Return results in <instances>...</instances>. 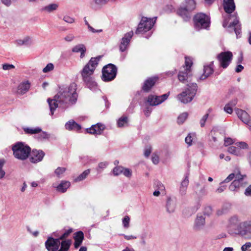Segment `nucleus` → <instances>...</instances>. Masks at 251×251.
Wrapping results in <instances>:
<instances>
[{
	"instance_id": "obj_1",
	"label": "nucleus",
	"mask_w": 251,
	"mask_h": 251,
	"mask_svg": "<svg viewBox=\"0 0 251 251\" xmlns=\"http://www.w3.org/2000/svg\"><path fill=\"white\" fill-rule=\"evenodd\" d=\"M77 85L72 83L69 86L63 85L53 99H48L47 101L50 109V115H53L57 107L66 109L77 101L78 95L76 92Z\"/></svg>"
},
{
	"instance_id": "obj_2",
	"label": "nucleus",
	"mask_w": 251,
	"mask_h": 251,
	"mask_svg": "<svg viewBox=\"0 0 251 251\" xmlns=\"http://www.w3.org/2000/svg\"><path fill=\"white\" fill-rule=\"evenodd\" d=\"M101 58V56L92 57L80 71L82 81L85 86L93 91L98 89V85L93 75Z\"/></svg>"
},
{
	"instance_id": "obj_3",
	"label": "nucleus",
	"mask_w": 251,
	"mask_h": 251,
	"mask_svg": "<svg viewBox=\"0 0 251 251\" xmlns=\"http://www.w3.org/2000/svg\"><path fill=\"white\" fill-rule=\"evenodd\" d=\"M228 14L227 17L224 19L223 26L225 28L227 27L226 30L229 33H233L234 31L237 38H240L241 36V24L239 22L237 14Z\"/></svg>"
},
{
	"instance_id": "obj_4",
	"label": "nucleus",
	"mask_w": 251,
	"mask_h": 251,
	"mask_svg": "<svg viewBox=\"0 0 251 251\" xmlns=\"http://www.w3.org/2000/svg\"><path fill=\"white\" fill-rule=\"evenodd\" d=\"M11 150L14 156L21 160L26 159L31 152L29 146L22 142H17L12 145Z\"/></svg>"
},
{
	"instance_id": "obj_5",
	"label": "nucleus",
	"mask_w": 251,
	"mask_h": 251,
	"mask_svg": "<svg viewBox=\"0 0 251 251\" xmlns=\"http://www.w3.org/2000/svg\"><path fill=\"white\" fill-rule=\"evenodd\" d=\"M196 2L195 0H185L177 10V14L184 21H189L191 18L192 12L195 9Z\"/></svg>"
},
{
	"instance_id": "obj_6",
	"label": "nucleus",
	"mask_w": 251,
	"mask_h": 251,
	"mask_svg": "<svg viewBox=\"0 0 251 251\" xmlns=\"http://www.w3.org/2000/svg\"><path fill=\"white\" fill-rule=\"evenodd\" d=\"M198 85L196 83L187 84L186 90L177 95L178 99L183 103H188L191 102L197 92Z\"/></svg>"
},
{
	"instance_id": "obj_7",
	"label": "nucleus",
	"mask_w": 251,
	"mask_h": 251,
	"mask_svg": "<svg viewBox=\"0 0 251 251\" xmlns=\"http://www.w3.org/2000/svg\"><path fill=\"white\" fill-rule=\"evenodd\" d=\"M234 234L246 239H251V219L239 223L238 226L234 229Z\"/></svg>"
},
{
	"instance_id": "obj_8",
	"label": "nucleus",
	"mask_w": 251,
	"mask_h": 251,
	"mask_svg": "<svg viewBox=\"0 0 251 251\" xmlns=\"http://www.w3.org/2000/svg\"><path fill=\"white\" fill-rule=\"evenodd\" d=\"M156 17L152 18L142 17L135 33L136 34H144L148 31H150L156 23Z\"/></svg>"
},
{
	"instance_id": "obj_9",
	"label": "nucleus",
	"mask_w": 251,
	"mask_h": 251,
	"mask_svg": "<svg viewBox=\"0 0 251 251\" xmlns=\"http://www.w3.org/2000/svg\"><path fill=\"white\" fill-rule=\"evenodd\" d=\"M193 21L195 28L197 30L202 29H207L210 26V18L204 13H197L194 16Z\"/></svg>"
},
{
	"instance_id": "obj_10",
	"label": "nucleus",
	"mask_w": 251,
	"mask_h": 251,
	"mask_svg": "<svg viewBox=\"0 0 251 251\" xmlns=\"http://www.w3.org/2000/svg\"><path fill=\"white\" fill-rule=\"evenodd\" d=\"M117 67L113 64L109 63L104 66L102 69L101 79L104 82L114 80L117 74Z\"/></svg>"
},
{
	"instance_id": "obj_11",
	"label": "nucleus",
	"mask_w": 251,
	"mask_h": 251,
	"mask_svg": "<svg viewBox=\"0 0 251 251\" xmlns=\"http://www.w3.org/2000/svg\"><path fill=\"white\" fill-rule=\"evenodd\" d=\"M193 62L190 58L185 57V66H184V71H179L178 74V79L179 80L185 83L189 81V78L192 75L191 67Z\"/></svg>"
},
{
	"instance_id": "obj_12",
	"label": "nucleus",
	"mask_w": 251,
	"mask_h": 251,
	"mask_svg": "<svg viewBox=\"0 0 251 251\" xmlns=\"http://www.w3.org/2000/svg\"><path fill=\"white\" fill-rule=\"evenodd\" d=\"M233 58L232 53L230 51H222L217 55L220 67L226 69L229 65Z\"/></svg>"
},
{
	"instance_id": "obj_13",
	"label": "nucleus",
	"mask_w": 251,
	"mask_h": 251,
	"mask_svg": "<svg viewBox=\"0 0 251 251\" xmlns=\"http://www.w3.org/2000/svg\"><path fill=\"white\" fill-rule=\"evenodd\" d=\"M169 95L170 92L159 96L151 94L147 97L146 102L148 103L150 106H156L166 100Z\"/></svg>"
},
{
	"instance_id": "obj_14",
	"label": "nucleus",
	"mask_w": 251,
	"mask_h": 251,
	"mask_svg": "<svg viewBox=\"0 0 251 251\" xmlns=\"http://www.w3.org/2000/svg\"><path fill=\"white\" fill-rule=\"evenodd\" d=\"M60 241L59 238H54L52 237H49L45 242L46 249L48 251H58Z\"/></svg>"
},
{
	"instance_id": "obj_15",
	"label": "nucleus",
	"mask_w": 251,
	"mask_h": 251,
	"mask_svg": "<svg viewBox=\"0 0 251 251\" xmlns=\"http://www.w3.org/2000/svg\"><path fill=\"white\" fill-rule=\"evenodd\" d=\"M133 35V31H130L125 34L121 39L119 45V50L121 52L125 51L128 48L131 39Z\"/></svg>"
},
{
	"instance_id": "obj_16",
	"label": "nucleus",
	"mask_w": 251,
	"mask_h": 251,
	"mask_svg": "<svg viewBox=\"0 0 251 251\" xmlns=\"http://www.w3.org/2000/svg\"><path fill=\"white\" fill-rule=\"evenodd\" d=\"M238 117L245 124L251 127V118L249 114L245 110L239 108L235 109Z\"/></svg>"
},
{
	"instance_id": "obj_17",
	"label": "nucleus",
	"mask_w": 251,
	"mask_h": 251,
	"mask_svg": "<svg viewBox=\"0 0 251 251\" xmlns=\"http://www.w3.org/2000/svg\"><path fill=\"white\" fill-rule=\"evenodd\" d=\"M157 80L158 77L156 76L150 77L146 79L142 86L143 91L146 93L149 92L155 85Z\"/></svg>"
},
{
	"instance_id": "obj_18",
	"label": "nucleus",
	"mask_w": 251,
	"mask_h": 251,
	"mask_svg": "<svg viewBox=\"0 0 251 251\" xmlns=\"http://www.w3.org/2000/svg\"><path fill=\"white\" fill-rule=\"evenodd\" d=\"M241 222L240 218L237 215H233L229 218L228 219V227L231 233L234 234V229Z\"/></svg>"
},
{
	"instance_id": "obj_19",
	"label": "nucleus",
	"mask_w": 251,
	"mask_h": 251,
	"mask_svg": "<svg viewBox=\"0 0 251 251\" xmlns=\"http://www.w3.org/2000/svg\"><path fill=\"white\" fill-rule=\"evenodd\" d=\"M105 128V126L103 124L98 123L92 125L90 127L86 128V131L87 133L91 134L100 135L102 133Z\"/></svg>"
},
{
	"instance_id": "obj_20",
	"label": "nucleus",
	"mask_w": 251,
	"mask_h": 251,
	"mask_svg": "<svg viewBox=\"0 0 251 251\" xmlns=\"http://www.w3.org/2000/svg\"><path fill=\"white\" fill-rule=\"evenodd\" d=\"M45 153L41 150H33L32 152V156L29 158L30 161L33 163H36L42 160Z\"/></svg>"
},
{
	"instance_id": "obj_21",
	"label": "nucleus",
	"mask_w": 251,
	"mask_h": 251,
	"mask_svg": "<svg viewBox=\"0 0 251 251\" xmlns=\"http://www.w3.org/2000/svg\"><path fill=\"white\" fill-rule=\"evenodd\" d=\"M223 8L227 14H231L236 8L234 0H223Z\"/></svg>"
},
{
	"instance_id": "obj_22",
	"label": "nucleus",
	"mask_w": 251,
	"mask_h": 251,
	"mask_svg": "<svg viewBox=\"0 0 251 251\" xmlns=\"http://www.w3.org/2000/svg\"><path fill=\"white\" fill-rule=\"evenodd\" d=\"M205 224V218L202 215H197V217L195 220L193 229L197 231H200L203 228Z\"/></svg>"
},
{
	"instance_id": "obj_23",
	"label": "nucleus",
	"mask_w": 251,
	"mask_h": 251,
	"mask_svg": "<svg viewBox=\"0 0 251 251\" xmlns=\"http://www.w3.org/2000/svg\"><path fill=\"white\" fill-rule=\"evenodd\" d=\"M73 237L75 240L74 247L75 249H77L81 245L84 240V233L80 230L77 231L74 233Z\"/></svg>"
},
{
	"instance_id": "obj_24",
	"label": "nucleus",
	"mask_w": 251,
	"mask_h": 251,
	"mask_svg": "<svg viewBox=\"0 0 251 251\" xmlns=\"http://www.w3.org/2000/svg\"><path fill=\"white\" fill-rule=\"evenodd\" d=\"M189 173L188 172L186 173L184 178L181 182L179 192L181 195H184L186 194L187 186L189 182Z\"/></svg>"
},
{
	"instance_id": "obj_25",
	"label": "nucleus",
	"mask_w": 251,
	"mask_h": 251,
	"mask_svg": "<svg viewBox=\"0 0 251 251\" xmlns=\"http://www.w3.org/2000/svg\"><path fill=\"white\" fill-rule=\"evenodd\" d=\"M65 128L68 130L79 131L81 129L80 125L77 124L74 120H70L65 124Z\"/></svg>"
},
{
	"instance_id": "obj_26",
	"label": "nucleus",
	"mask_w": 251,
	"mask_h": 251,
	"mask_svg": "<svg viewBox=\"0 0 251 251\" xmlns=\"http://www.w3.org/2000/svg\"><path fill=\"white\" fill-rule=\"evenodd\" d=\"M70 182L68 181H61V182L56 187L57 191L60 193H65L67 189L70 186Z\"/></svg>"
},
{
	"instance_id": "obj_27",
	"label": "nucleus",
	"mask_w": 251,
	"mask_h": 251,
	"mask_svg": "<svg viewBox=\"0 0 251 251\" xmlns=\"http://www.w3.org/2000/svg\"><path fill=\"white\" fill-rule=\"evenodd\" d=\"M29 87L30 84L28 81L21 83L18 86L17 93L20 95H23L28 91Z\"/></svg>"
},
{
	"instance_id": "obj_28",
	"label": "nucleus",
	"mask_w": 251,
	"mask_h": 251,
	"mask_svg": "<svg viewBox=\"0 0 251 251\" xmlns=\"http://www.w3.org/2000/svg\"><path fill=\"white\" fill-rule=\"evenodd\" d=\"M231 205L230 203H224L221 208L217 210V215L220 216L228 213L231 209Z\"/></svg>"
},
{
	"instance_id": "obj_29",
	"label": "nucleus",
	"mask_w": 251,
	"mask_h": 251,
	"mask_svg": "<svg viewBox=\"0 0 251 251\" xmlns=\"http://www.w3.org/2000/svg\"><path fill=\"white\" fill-rule=\"evenodd\" d=\"M107 0H93L91 2V7L94 10H98L101 8V7L106 4Z\"/></svg>"
},
{
	"instance_id": "obj_30",
	"label": "nucleus",
	"mask_w": 251,
	"mask_h": 251,
	"mask_svg": "<svg viewBox=\"0 0 251 251\" xmlns=\"http://www.w3.org/2000/svg\"><path fill=\"white\" fill-rule=\"evenodd\" d=\"M213 72H214V69L212 67H211L210 66H204L203 73L199 77V79H200V80L205 79L209 76H210L211 74H212Z\"/></svg>"
},
{
	"instance_id": "obj_31",
	"label": "nucleus",
	"mask_w": 251,
	"mask_h": 251,
	"mask_svg": "<svg viewBox=\"0 0 251 251\" xmlns=\"http://www.w3.org/2000/svg\"><path fill=\"white\" fill-rule=\"evenodd\" d=\"M60 242V248L58 251H68L72 244V240L71 239L61 240Z\"/></svg>"
},
{
	"instance_id": "obj_32",
	"label": "nucleus",
	"mask_w": 251,
	"mask_h": 251,
	"mask_svg": "<svg viewBox=\"0 0 251 251\" xmlns=\"http://www.w3.org/2000/svg\"><path fill=\"white\" fill-rule=\"evenodd\" d=\"M227 151L229 153L235 155L237 156H242L244 155L243 151L238 147L235 146H230L228 147Z\"/></svg>"
},
{
	"instance_id": "obj_33",
	"label": "nucleus",
	"mask_w": 251,
	"mask_h": 251,
	"mask_svg": "<svg viewBox=\"0 0 251 251\" xmlns=\"http://www.w3.org/2000/svg\"><path fill=\"white\" fill-rule=\"evenodd\" d=\"M175 201L173 200H172L171 198H168L166 202L167 211L170 213H172L175 211Z\"/></svg>"
},
{
	"instance_id": "obj_34",
	"label": "nucleus",
	"mask_w": 251,
	"mask_h": 251,
	"mask_svg": "<svg viewBox=\"0 0 251 251\" xmlns=\"http://www.w3.org/2000/svg\"><path fill=\"white\" fill-rule=\"evenodd\" d=\"M241 187H244L242 183L238 182L237 180H233L229 185L228 189L231 191L238 192Z\"/></svg>"
},
{
	"instance_id": "obj_35",
	"label": "nucleus",
	"mask_w": 251,
	"mask_h": 251,
	"mask_svg": "<svg viewBox=\"0 0 251 251\" xmlns=\"http://www.w3.org/2000/svg\"><path fill=\"white\" fill-rule=\"evenodd\" d=\"M24 132L27 134H35L40 133L42 131V128L40 127L35 128L24 127Z\"/></svg>"
},
{
	"instance_id": "obj_36",
	"label": "nucleus",
	"mask_w": 251,
	"mask_h": 251,
	"mask_svg": "<svg viewBox=\"0 0 251 251\" xmlns=\"http://www.w3.org/2000/svg\"><path fill=\"white\" fill-rule=\"evenodd\" d=\"M16 43L18 46L25 45L26 46H30L31 44V39L29 37H26L24 39H19L16 40Z\"/></svg>"
},
{
	"instance_id": "obj_37",
	"label": "nucleus",
	"mask_w": 251,
	"mask_h": 251,
	"mask_svg": "<svg viewBox=\"0 0 251 251\" xmlns=\"http://www.w3.org/2000/svg\"><path fill=\"white\" fill-rule=\"evenodd\" d=\"M58 7V4L56 3H51L42 8V10L46 11L50 13L57 9Z\"/></svg>"
},
{
	"instance_id": "obj_38",
	"label": "nucleus",
	"mask_w": 251,
	"mask_h": 251,
	"mask_svg": "<svg viewBox=\"0 0 251 251\" xmlns=\"http://www.w3.org/2000/svg\"><path fill=\"white\" fill-rule=\"evenodd\" d=\"M188 116L187 112H183L180 114L177 119V122L179 125H181L184 123Z\"/></svg>"
},
{
	"instance_id": "obj_39",
	"label": "nucleus",
	"mask_w": 251,
	"mask_h": 251,
	"mask_svg": "<svg viewBox=\"0 0 251 251\" xmlns=\"http://www.w3.org/2000/svg\"><path fill=\"white\" fill-rule=\"evenodd\" d=\"M35 137L39 141L47 139L50 138V134L46 131H41L39 134L35 136Z\"/></svg>"
},
{
	"instance_id": "obj_40",
	"label": "nucleus",
	"mask_w": 251,
	"mask_h": 251,
	"mask_svg": "<svg viewBox=\"0 0 251 251\" xmlns=\"http://www.w3.org/2000/svg\"><path fill=\"white\" fill-rule=\"evenodd\" d=\"M90 173V169L84 171L82 174L79 175L75 179L76 181H80L86 178Z\"/></svg>"
},
{
	"instance_id": "obj_41",
	"label": "nucleus",
	"mask_w": 251,
	"mask_h": 251,
	"mask_svg": "<svg viewBox=\"0 0 251 251\" xmlns=\"http://www.w3.org/2000/svg\"><path fill=\"white\" fill-rule=\"evenodd\" d=\"M127 117L126 116H123L118 119L117 121V126L119 127H123L125 125L127 124Z\"/></svg>"
},
{
	"instance_id": "obj_42",
	"label": "nucleus",
	"mask_w": 251,
	"mask_h": 251,
	"mask_svg": "<svg viewBox=\"0 0 251 251\" xmlns=\"http://www.w3.org/2000/svg\"><path fill=\"white\" fill-rule=\"evenodd\" d=\"M73 229L72 228L69 227V229L66 230L64 233L60 236L58 238L61 240H66V238H67L70 234L73 232Z\"/></svg>"
},
{
	"instance_id": "obj_43",
	"label": "nucleus",
	"mask_w": 251,
	"mask_h": 251,
	"mask_svg": "<svg viewBox=\"0 0 251 251\" xmlns=\"http://www.w3.org/2000/svg\"><path fill=\"white\" fill-rule=\"evenodd\" d=\"M85 48L84 45L80 44L76 45L72 49V51L74 52H79L81 51Z\"/></svg>"
},
{
	"instance_id": "obj_44",
	"label": "nucleus",
	"mask_w": 251,
	"mask_h": 251,
	"mask_svg": "<svg viewBox=\"0 0 251 251\" xmlns=\"http://www.w3.org/2000/svg\"><path fill=\"white\" fill-rule=\"evenodd\" d=\"M123 171V167L121 166H118L114 167L112 171L114 176H118L122 174Z\"/></svg>"
},
{
	"instance_id": "obj_45",
	"label": "nucleus",
	"mask_w": 251,
	"mask_h": 251,
	"mask_svg": "<svg viewBox=\"0 0 251 251\" xmlns=\"http://www.w3.org/2000/svg\"><path fill=\"white\" fill-rule=\"evenodd\" d=\"M245 175H242L241 174L240 172H239L237 174H235V178L234 180H237L238 182L242 183L243 184V179L244 177H245Z\"/></svg>"
},
{
	"instance_id": "obj_46",
	"label": "nucleus",
	"mask_w": 251,
	"mask_h": 251,
	"mask_svg": "<svg viewBox=\"0 0 251 251\" xmlns=\"http://www.w3.org/2000/svg\"><path fill=\"white\" fill-rule=\"evenodd\" d=\"M4 163L5 161L3 159H0V179L2 178L5 175V172L2 170Z\"/></svg>"
},
{
	"instance_id": "obj_47",
	"label": "nucleus",
	"mask_w": 251,
	"mask_h": 251,
	"mask_svg": "<svg viewBox=\"0 0 251 251\" xmlns=\"http://www.w3.org/2000/svg\"><path fill=\"white\" fill-rule=\"evenodd\" d=\"M130 218L128 216H126L123 219L122 222L125 228H127L129 226Z\"/></svg>"
},
{
	"instance_id": "obj_48",
	"label": "nucleus",
	"mask_w": 251,
	"mask_h": 251,
	"mask_svg": "<svg viewBox=\"0 0 251 251\" xmlns=\"http://www.w3.org/2000/svg\"><path fill=\"white\" fill-rule=\"evenodd\" d=\"M200 184L199 183H197L195 187L196 192L198 196L200 197H202L206 194L205 190L204 187H202L201 189L199 192L197 191V189L199 187Z\"/></svg>"
},
{
	"instance_id": "obj_49",
	"label": "nucleus",
	"mask_w": 251,
	"mask_h": 251,
	"mask_svg": "<svg viewBox=\"0 0 251 251\" xmlns=\"http://www.w3.org/2000/svg\"><path fill=\"white\" fill-rule=\"evenodd\" d=\"M204 215L209 216L212 213V208L210 206H207L204 207L203 211Z\"/></svg>"
},
{
	"instance_id": "obj_50",
	"label": "nucleus",
	"mask_w": 251,
	"mask_h": 251,
	"mask_svg": "<svg viewBox=\"0 0 251 251\" xmlns=\"http://www.w3.org/2000/svg\"><path fill=\"white\" fill-rule=\"evenodd\" d=\"M66 168L64 167H58L54 171L55 175L60 177V176L63 174L66 171Z\"/></svg>"
},
{
	"instance_id": "obj_51",
	"label": "nucleus",
	"mask_w": 251,
	"mask_h": 251,
	"mask_svg": "<svg viewBox=\"0 0 251 251\" xmlns=\"http://www.w3.org/2000/svg\"><path fill=\"white\" fill-rule=\"evenodd\" d=\"M235 144L241 150V149H248L249 148L248 145L245 142H237Z\"/></svg>"
},
{
	"instance_id": "obj_52",
	"label": "nucleus",
	"mask_w": 251,
	"mask_h": 251,
	"mask_svg": "<svg viewBox=\"0 0 251 251\" xmlns=\"http://www.w3.org/2000/svg\"><path fill=\"white\" fill-rule=\"evenodd\" d=\"M122 173L125 176L127 177H130L132 176V171L128 168H125L123 167V171Z\"/></svg>"
},
{
	"instance_id": "obj_53",
	"label": "nucleus",
	"mask_w": 251,
	"mask_h": 251,
	"mask_svg": "<svg viewBox=\"0 0 251 251\" xmlns=\"http://www.w3.org/2000/svg\"><path fill=\"white\" fill-rule=\"evenodd\" d=\"M54 68V66L52 63H49L47 65V66L43 69V72L44 73H48L51 70H52Z\"/></svg>"
},
{
	"instance_id": "obj_54",
	"label": "nucleus",
	"mask_w": 251,
	"mask_h": 251,
	"mask_svg": "<svg viewBox=\"0 0 251 251\" xmlns=\"http://www.w3.org/2000/svg\"><path fill=\"white\" fill-rule=\"evenodd\" d=\"M208 116H209V114L208 113H206V114H205L204 116H203V117H202V118L200 120V125H201V127H204V126H205V123L208 117Z\"/></svg>"
},
{
	"instance_id": "obj_55",
	"label": "nucleus",
	"mask_w": 251,
	"mask_h": 251,
	"mask_svg": "<svg viewBox=\"0 0 251 251\" xmlns=\"http://www.w3.org/2000/svg\"><path fill=\"white\" fill-rule=\"evenodd\" d=\"M224 111L227 113L231 114L233 112L232 106L227 103L224 107Z\"/></svg>"
},
{
	"instance_id": "obj_56",
	"label": "nucleus",
	"mask_w": 251,
	"mask_h": 251,
	"mask_svg": "<svg viewBox=\"0 0 251 251\" xmlns=\"http://www.w3.org/2000/svg\"><path fill=\"white\" fill-rule=\"evenodd\" d=\"M151 151V146H146L144 150V155L146 157H148Z\"/></svg>"
},
{
	"instance_id": "obj_57",
	"label": "nucleus",
	"mask_w": 251,
	"mask_h": 251,
	"mask_svg": "<svg viewBox=\"0 0 251 251\" xmlns=\"http://www.w3.org/2000/svg\"><path fill=\"white\" fill-rule=\"evenodd\" d=\"M220 185L216 191L218 193H222L226 189V186L224 184V182H221L220 183Z\"/></svg>"
},
{
	"instance_id": "obj_58",
	"label": "nucleus",
	"mask_w": 251,
	"mask_h": 251,
	"mask_svg": "<svg viewBox=\"0 0 251 251\" xmlns=\"http://www.w3.org/2000/svg\"><path fill=\"white\" fill-rule=\"evenodd\" d=\"M251 247V242H246L245 244L242 246L241 250L242 251H247L248 249Z\"/></svg>"
},
{
	"instance_id": "obj_59",
	"label": "nucleus",
	"mask_w": 251,
	"mask_h": 251,
	"mask_svg": "<svg viewBox=\"0 0 251 251\" xmlns=\"http://www.w3.org/2000/svg\"><path fill=\"white\" fill-rule=\"evenodd\" d=\"M224 145L225 146H228L233 143L232 139L229 137L225 138L224 140Z\"/></svg>"
},
{
	"instance_id": "obj_60",
	"label": "nucleus",
	"mask_w": 251,
	"mask_h": 251,
	"mask_svg": "<svg viewBox=\"0 0 251 251\" xmlns=\"http://www.w3.org/2000/svg\"><path fill=\"white\" fill-rule=\"evenodd\" d=\"M185 142L189 146H191L192 145L193 139L191 134H189L187 137L185 138Z\"/></svg>"
},
{
	"instance_id": "obj_61",
	"label": "nucleus",
	"mask_w": 251,
	"mask_h": 251,
	"mask_svg": "<svg viewBox=\"0 0 251 251\" xmlns=\"http://www.w3.org/2000/svg\"><path fill=\"white\" fill-rule=\"evenodd\" d=\"M14 68L15 66L12 64H4L2 65V69L4 70H9Z\"/></svg>"
},
{
	"instance_id": "obj_62",
	"label": "nucleus",
	"mask_w": 251,
	"mask_h": 251,
	"mask_svg": "<svg viewBox=\"0 0 251 251\" xmlns=\"http://www.w3.org/2000/svg\"><path fill=\"white\" fill-rule=\"evenodd\" d=\"M63 20L66 23L72 24L75 22L74 18H71L68 16H65L63 18Z\"/></svg>"
},
{
	"instance_id": "obj_63",
	"label": "nucleus",
	"mask_w": 251,
	"mask_h": 251,
	"mask_svg": "<svg viewBox=\"0 0 251 251\" xmlns=\"http://www.w3.org/2000/svg\"><path fill=\"white\" fill-rule=\"evenodd\" d=\"M244 194L247 197H251V185H250L245 189Z\"/></svg>"
},
{
	"instance_id": "obj_64",
	"label": "nucleus",
	"mask_w": 251,
	"mask_h": 251,
	"mask_svg": "<svg viewBox=\"0 0 251 251\" xmlns=\"http://www.w3.org/2000/svg\"><path fill=\"white\" fill-rule=\"evenodd\" d=\"M151 160L153 164H157L159 162V157L156 154H153L151 157Z\"/></svg>"
}]
</instances>
